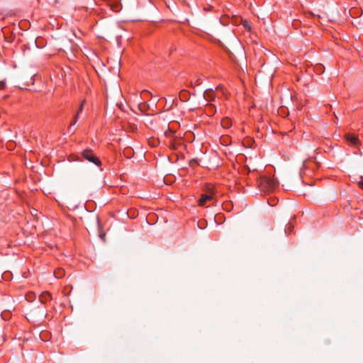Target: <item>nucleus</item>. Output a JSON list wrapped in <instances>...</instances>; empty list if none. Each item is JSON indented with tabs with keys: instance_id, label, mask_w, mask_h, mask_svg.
I'll return each mask as SVG.
<instances>
[{
	"instance_id": "3",
	"label": "nucleus",
	"mask_w": 363,
	"mask_h": 363,
	"mask_svg": "<svg viewBox=\"0 0 363 363\" xmlns=\"http://www.w3.org/2000/svg\"><path fill=\"white\" fill-rule=\"evenodd\" d=\"M83 157L87 161L94 163L96 166L101 165L100 160L94 154L92 150L86 149L82 152Z\"/></svg>"
},
{
	"instance_id": "1",
	"label": "nucleus",
	"mask_w": 363,
	"mask_h": 363,
	"mask_svg": "<svg viewBox=\"0 0 363 363\" xmlns=\"http://www.w3.org/2000/svg\"><path fill=\"white\" fill-rule=\"evenodd\" d=\"M277 182L268 177H262L259 181V186L264 192L273 191L277 187Z\"/></svg>"
},
{
	"instance_id": "7",
	"label": "nucleus",
	"mask_w": 363,
	"mask_h": 363,
	"mask_svg": "<svg viewBox=\"0 0 363 363\" xmlns=\"http://www.w3.org/2000/svg\"><path fill=\"white\" fill-rule=\"evenodd\" d=\"M40 298V301L43 303H45L47 301L52 299V296L49 292L45 291V292L42 293Z\"/></svg>"
},
{
	"instance_id": "20",
	"label": "nucleus",
	"mask_w": 363,
	"mask_h": 363,
	"mask_svg": "<svg viewBox=\"0 0 363 363\" xmlns=\"http://www.w3.org/2000/svg\"><path fill=\"white\" fill-rule=\"evenodd\" d=\"M230 203H228V202H227V203H224V204H223V208H224V209H228V208H227V206H228V205H230Z\"/></svg>"
},
{
	"instance_id": "9",
	"label": "nucleus",
	"mask_w": 363,
	"mask_h": 363,
	"mask_svg": "<svg viewBox=\"0 0 363 363\" xmlns=\"http://www.w3.org/2000/svg\"><path fill=\"white\" fill-rule=\"evenodd\" d=\"M65 275V270L62 269H58L56 271H55V276L57 279H61Z\"/></svg>"
},
{
	"instance_id": "16",
	"label": "nucleus",
	"mask_w": 363,
	"mask_h": 363,
	"mask_svg": "<svg viewBox=\"0 0 363 363\" xmlns=\"http://www.w3.org/2000/svg\"><path fill=\"white\" fill-rule=\"evenodd\" d=\"M141 94L144 96H145L146 95H151V94L146 91V90H143L142 92H141Z\"/></svg>"
},
{
	"instance_id": "14",
	"label": "nucleus",
	"mask_w": 363,
	"mask_h": 363,
	"mask_svg": "<svg viewBox=\"0 0 363 363\" xmlns=\"http://www.w3.org/2000/svg\"><path fill=\"white\" fill-rule=\"evenodd\" d=\"M6 87V82L4 81H0V89H4Z\"/></svg>"
},
{
	"instance_id": "11",
	"label": "nucleus",
	"mask_w": 363,
	"mask_h": 363,
	"mask_svg": "<svg viewBox=\"0 0 363 363\" xmlns=\"http://www.w3.org/2000/svg\"><path fill=\"white\" fill-rule=\"evenodd\" d=\"M315 70L318 74H321L324 70V67L322 65H316L315 67Z\"/></svg>"
},
{
	"instance_id": "18",
	"label": "nucleus",
	"mask_w": 363,
	"mask_h": 363,
	"mask_svg": "<svg viewBox=\"0 0 363 363\" xmlns=\"http://www.w3.org/2000/svg\"><path fill=\"white\" fill-rule=\"evenodd\" d=\"M79 114H80V113H77L75 114L74 117V120H76L77 121V120H78V118H79Z\"/></svg>"
},
{
	"instance_id": "21",
	"label": "nucleus",
	"mask_w": 363,
	"mask_h": 363,
	"mask_svg": "<svg viewBox=\"0 0 363 363\" xmlns=\"http://www.w3.org/2000/svg\"><path fill=\"white\" fill-rule=\"evenodd\" d=\"M359 186L362 189H363V182H359Z\"/></svg>"
},
{
	"instance_id": "10",
	"label": "nucleus",
	"mask_w": 363,
	"mask_h": 363,
	"mask_svg": "<svg viewBox=\"0 0 363 363\" xmlns=\"http://www.w3.org/2000/svg\"><path fill=\"white\" fill-rule=\"evenodd\" d=\"M77 121L76 120H73L72 122L70 123L69 128H68V131L69 133H71L72 134L74 133L75 132V129H73L72 127L76 124Z\"/></svg>"
},
{
	"instance_id": "12",
	"label": "nucleus",
	"mask_w": 363,
	"mask_h": 363,
	"mask_svg": "<svg viewBox=\"0 0 363 363\" xmlns=\"http://www.w3.org/2000/svg\"><path fill=\"white\" fill-rule=\"evenodd\" d=\"M84 101H82L79 107V110H78L77 113H81L82 112L83 108H84Z\"/></svg>"
},
{
	"instance_id": "4",
	"label": "nucleus",
	"mask_w": 363,
	"mask_h": 363,
	"mask_svg": "<svg viewBox=\"0 0 363 363\" xmlns=\"http://www.w3.org/2000/svg\"><path fill=\"white\" fill-rule=\"evenodd\" d=\"M345 139L350 145L357 147L360 145V140L357 136L354 134L347 133L345 135Z\"/></svg>"
},
{
	"instance_id": "22",
	"label": "nucleus",
	"mask_w": 363,
	"mask_h": 363,
	"mask_svg": "<svg viewBox=\"0 0 363 363\" xmlns=\"http://www.w3.org/2000/svg\"><path fill=\"white\" fill-rule=\"evenodd\" d=\"M222 89V86H217V88H216V89H217V90H218V89Z\"/></svg>"
},
{
	"instance_id": "17",
	"label": "nucleus",
	"mask_w": 363,
	"mask_h": 363,
	"mask_svg": "<svg viewBox=\"0 0 363 363\" xmlns=\"http://www.w3.org/2000/svg\"><path fill=\"white\" fill-rule=\"evenodd\" d=\"M243 26H244V27H245V28H247V29H250V26H249V24H248L247 21H244V23H243Z\"/></svg>"
},
{
	"instance_id": "8",
	"label": "nucleus",
	"mask_w": 363,
	"mask_h": 363,
	"mask_svg": "<svg viewBox=\"0 0 363 363\" xmlns=\"http://www.w3.org/2000/svg\"><path fill=\"white\" fill-rule=\"evenodd\" d=\"M232 123L230 120L228 118H225L222 119L221 121V125L224 128H229L231 126Z\"/></svg>"
},
{
	"instance_id": "6",
	"label": "nucleus",
	"mask_w": 363,
	"mask_h": 363,
	"mask_svg": "<svg viewBox=\"0 0 363 363\" xmlns=\"http://www.w3.org/2000/svg\"><path fill=\"white\" fill-rule=\"evenodd\" d=\"M203 97L206 101H213L216 98L215 92L213 89H206L203 93Z\"/></svg>"
},
{
	"instance_id": "15",
	"label": "nucleus",
	"mask_w": 363,
	"mask_h": 363,
	"mask_svg": "<svg viewBox=\"0 0 363 363\" xmlns=\"http://www.w3.org/2000/svg\"><path fill=\"white\" fill-rule=\"evenodd\" d=\"M276 201H277V199H273V200L269 201L268 203L270 206H274L276 204Z\"/></svg>"
},
{
	"instance_id": "13",
	"label": "nucleus",
	"mask_w": 363,
	"mask_h": 363,
	"mask_svg": "<svg viewBox=\"0 0 363 363\" xmlns=\"http://www.w3.org/2000/svg\"><path fill=\"white\" fill-rule=\"evenodd\" d=\"M292 228H293V226H292L290 223H289V224L286 225V229H285L286 233H287L288 231H290V232H291V231L292 230Z\"/></svg>"
},
{
	"instance_id": "19",
	"label": "nucleus",
	"mask_w": 363,
	"mask_h": 363,
	"mask_svg": "<svg viewBox=\"0 0 363 363\" xmlns=\"http://www.w3.org/2000/svg\"><path fill=\"white\" fill-rule=\"evenodd\" d=\"M196 85H199L201 84L200 79H196L195 81Z\"/></svg>"
},
{
	"instance_id": "2",
	"label": "nucleus",
	"mask_w": 363,
	"mask_h": 363,
	"mask_svg": "<svg viewBox=\"0 0 363 363\" xmlns=\"http://www.w3.org/2000/svg\"><path fill=\"white\" fill-rule=\"evenodd\" d=\"M174 133L168 129L165 132V135L168 138V144L171 149L177 150L183 145V141L181 138H177L174 136Z\"/></svg>"
},
{
	"instance_id": "5",
	"label": "nucleus",
	"mask_w": 363,
	"mask_h": 363,
	"mask_svg": "<svg viewBox=\"0 0 363 363\" xmlns=\"http://www.w3.org/2000/svg\"><path fill=\"white\" fill-rule=\"evenodd\" d=\"M213 200V196L211 194H202L199 200V205L200 206H206L207 203Z\"/></svg>"
}]
</instances>
